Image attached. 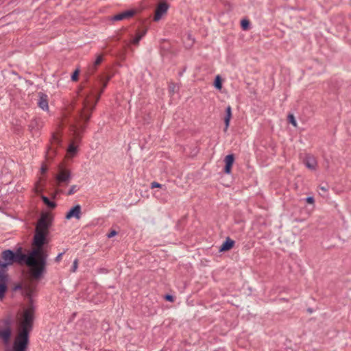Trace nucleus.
I'll return each mask as SVG.
<instances>
[{
    "label": "nucleus",
    "instance_id": "1",
    "mask_svg": "<svg viewBox=\"0 0 351 351\" xmlns=\"http://www.w3.org/2000/svg\"><path fill=\"white\" fill-rule=\"evenodd\" d=\"M109 80V77L105 80L100 77L97 84L83 93L82 108L77 111V114L75 117V123L71 125L73 138L67 149V152L71 156H75L77 152V143L81 141L82 134L85 130L86 123Z\"/></svg>",
    "mask_w": 351,
    "mask_h": 351
},
{
    "label": "nucleus",
    "instance_id": "2",
    "mask_svg": "<svg viewBox=\"0 0 351 351\" xmlns=\"http://www.w3.org/2000/svg\"><path fill=\"white\" fill-rule=\"evenodd\" d=\"M51 221L52 217L49 214L43 213L36 223L35 234L32 240L33 249L32 250L37 252L36 257L38 261V263H40V269L43 268L45 272H47L48 254L43 249V246L48 243L47 237L49 234V228L51 226Z\"/></svg>",
    "mask_w": 351,
    "mask_h": 351
},
{
    "label": "nucleus",
    "instance_id": "3",
    "mask_svg": "<svg viewBox=\"0 0 351 351\" xmlns=\"http://www.w3.org/2000/svg\"><path fill=\"white\" fill-rule=\"evenodd\" d=\"M14 253L28 267L27 274L32 280L39 281L44 277L46 272L43 268L40 269V263H38L36 250H31L27 254H25L23 252V248L19 247Z\"/></svg>",
    "mask_w": 351,
    "mask_h": 351
},
{
    "label": "nucleus",
    "instance_id": "4",
    "mask_svg": "<svg viewBox=\"0 0 351 351\" xmlns=\"http://www.w3.org/2000/svg\"><path fill=\"white\" fill-rule=\"evenodd\" d=\"M34 314V306L32 304H28L21 313L19 320V331L30 333L33 329Z\"/></svg>",
    "mask_w": 351,
    "mask_h": 351
},
{
    "label": "nucleus",
    "instance_id": "5",
    "mask_svg": "<svg viewBox=\"0 0 351 351\" xmlns=\"http://www.w3.org/2000/svg\"><path fill=\"white\" fill-rule=\"evenodd\" d=\"M12 319L6 317L0 320V341L7 346L10 343L12 337Z\"/></svg>",
    "mask_w": 351,
    "mask_h": 351
},
{
    "label": "nucleus",
    "instance_id": "6",
    "mask_svg": "<svg viewBox=\"0 0 351 351\" xmlns=\"http://www.w3.org/2000/svg\"><path fill=\"white\" fill-rule=\"evenodd\" d=\"M11 250H5L1 253V259L0 260V267L2 269H6L8 266L17 263L23 265L24 263Z\"/></svg>",
    "mask_w": 351,
    "mask_h": 351
},
{
    "label": "nucleus",
    "instance_id": "7",
    "mask_svg": "<svg viewBox=\"0 0 351 351\" xmlns=\"http://www.w3.org/2000/svg\"><path fill=\"white\" fill-rule=\"evenodd\" d=\"M29 333L19 330L13 343L14 351H26L29 343Z\"/></svg>",
    "mask_w": 351,
    "mask_h": 351
},
{
    "label": "nucleus",
    "instance_id": "8",
    "mask_svg": "<svg viewBox=\"0 0 351 351\" xmlns=\"http://www.w3.org/2000/svg\"><path fill=\"white\" fill-rule=\"evenodd\" d=\"M72 176L70 170L59 167V171L55 177L57 186H67L71 180Z\"/></svg>",
    "mask_w": 351,
    "mask_h": 351
},
{
    "label": "nucleus",
    "instance_id": "9",
    "mask_svg": "<svg viewBox=\"0 0 351 351\" xmlns=\"http://www.w3.org/2000/svg\"><path fill=\"white\" fill-rule=\"evenodd\" d=\"M61 144V139L57 134H53L51 139V145L46 153V159L51 160L56 154V148Z\"/></svg>",
    "mask_w": 351,
    "mask_h": 351
},
{
    "label": "nucleus",
    "instance_id": "10",
    "mask_svg": "<svg viewBox=\"0 0 351 351\" xmlns=\"http://www.w3.org/2000/svg\"><path fill=\"white\" fill-rule=\"evenodd\" d=\"M168 8L169 5L167 2L162 1L159 3L155 10L154 21H158L162 18V15L167 12Z\"/></svg>",
    "mask_w": 351,
    "mask_h": 351
},
{
    "label": "nucleus",
    "instance_id": "11",
    "mask_svg": "<svg viewBox=\"0 0 351 351\" xmlns=\"http://www.w3.org/2000/svg\"><path fill=\"white\" fill-rule=\"evenodd\" d=\"M36 291V284H28L23 287V293L25 296L28 299V304H33L32 298L34 295Z\"/></svg>",
    "mask_w": 351,
    "mask_h": 351
},
{
    "label": "nucleus",
    "instance_id": "12",
    "mask_svg": "<svg viewBox=\"0 0 351 351\" xmlns=\"http://www.w3.org/2000/svg\"><path fill=\"white\" fill-rule=\"evenodd\" d=\"M8 276L5 274V269L0 270V296L5 297L7 291Z\"/></svg>",
    "mask_w": 351,
    "mask_h": 351
},
{
    "label": "nucleus",
    "instance_id": "13",
    "mask_svg": "<svg viewBox=\"0 0 351 351\" xmlns=\"http://www.w3.org/2000/svg\"><path fill=\"white\" fill-rule=\"evenodd\" d=\"M81 210L82 207L80 205H75L66 213L65 218L66 219H71L72 218L80 219L81 218Z\"/></svg>",
    "mask_w": 351,
    "mask_h": 351
},
{
    "label": "nucleus",
    "instance_id": "14",
    "mask_svg": "<svg viewBox=\"0 0 351 351\" xmlns=\"http://www.w3.org/2000/svg\"><path fill=\"white\" fill-rule=\"evenodd\" d=\"M135 14V11L132 10H125L123 12L115 14L112 17V21H118L132 18Z\"/></svg>",
    "mask_w": 351,
    "mask_h": 351
},
{
    "label": "nucleus",
    "instance_id": "15",
    "mask_svg": "<svg viewBox=\"0 0 351 351\" xmlns=\"http://www.w3.org/2000/svg\"><path fill=\"white\" fill-rule=\"evenodd\" d=\"M304 163L308 169L313 170V171L316 169V167L317 165V162L316 158L313 155H310V154H307L305 156V158L304 160Z\"/></svg>",
    "mask_w": 351,
    "mask_h": 351
},
{
    "label": "nucleus",
    "instance_id": "16",
    "mask_svg": "<svg viewBox=\"0 0 351 351\" xmlns=\"http://www.w3.org/2000/svg\"><path fill=\"white\" fill-rule=\"evenodd\" d=\"M234 161V154H228L224 158L225 167H224V173L226 174H230L231 173L232 166Z\"/></svg>",
    "mask_w": 351,
    "mask_h": 351
},
{
    "label": "nucleus",
    "instance_id": "17",
    "mask_svg": "<svg viewBox=\"0 0 351 351\" xmlns=\"http://www.w3.org/2000/svg\"><path fill=\"white\" fill-rule=\"evenodd\" d=\"M38 106L43 110H47L49 108L47 96L44 93H39Z\"/></svg>",
    "mask_w": 351,
    "mask_h": 351
},
{
    "label": "nucleus",
    "instance_id": "18",
    "mask_svg": "<svg viewBox=\"0 0 351 351\" xmlns=\"http://www.w3.org/2000/svg\"><path fill=\"white\" fill-rule=\"evenodd\" d=\"M103 61V55H98L93 62V63L88 68V73L90 75L93 74L97 69V66L102 62Z\"/></svg>",
    "mask_w": 351,
    "mask_h": 351
},
{
    "label": "nucleus",
    "instance_id": "19",
    "mask_svg": "<svg viewBox=\"0 0 351 351\" xmlns=\"http://www.w3.org/2000/svg\"><path fill=\"white\" fill-rule=\"evenodd\" d=\"M234 245V241L232 240L230 237H227L226 241L219 247V252L228 251L233 247Z\"/></svg>",
    "mask_w": 351,
    "mask_h": 351
},
{
    "label": "nucleus",
    "instance_id": "20",
    "mask_svg": "<svg viewBox=\"0 0 351 351\" xmlns=\"http://www.w3.org/2000/svg\"><path fill=\"white\" fill-rule=\"evenodd\" d=\"M231 117H232V108L230 106H228L226 108V116L224 117V123H225L224 131H226L229 127Z\"/></svg>",
    "mask_w": 351,
    "mask_h": 351
},
{
    "label": "nucleus",
    "instance_id": "21",
    "mask_svg": "<svg viewBox=\"0 0 351 351\" xmlns=\"http://www.w3.org/2000/svg\"><path fill=\"white\" fill-rule=\"evenodd\" d=\"M145 34V32H137L136 34V36L131 41L132 44H133L134 45H138L139 41L144 36Z\"/></svg>",
    "mask_w": 351,
    "mask_h": 351
},
{
    "label": "nucleus",
    "instance_id": "22",
    "mask_svg": "<svg viewBox=\"0 0 351 351\" xmlns=\"http://www.w3.org/2000/svg\"><path fill=\"white\" fill-rule=\"evenodd\" d=\"M42 199L45 204H46L49 208L53 209L56 206V202L51 201L47 197L43 196Z\"/></svg>",
    "mask_w": 351,
    "mask_h": 351
},
{
    "label": "nucleus",
    "instance_id": "23",
    "mask_svg": "<svg viewBox=\"0 0 351 351\" xmlns=\"http://www.w3.org/2000/svg\"><path fill=\"white\" fill-rule=\"evenodd\" d=\"M214 86L217 90H221L222 88V79L219 75H217L215 77Z\"/></svg>",
    "mask_w": 351,
    "mask_h": 351
},
{
    "label": "nucleus",
    "instance_id": "24",
    "mask_svg": "<svg viewBox=\"0 0 351 351\" xmlns=\"http://www.w3.org/2000/svg\"><path fill=\"white\" fill-rule=\"evenodd\" d=\"M250 21L247 19H243L241 21V26L243 30H247L250 28Z\"/></svg>",
    "mask_w": 351,
    "mask_h": 351
},
{
    "label": "nucleus",
    "instance_id": "25",
    "mask_svg": "<svg viewBox=\"0 0 351 351\" xmlns=\"http://www.w3.org/2000/svg\"><path fill=\"white\" fill-rule=\"evenodd\" d=\"M38 121L37 119H33L31 121L29 128L31 131H33L34 130H36V128L38 127Z\"/></svg>",
    "mask_w": 351,
    "mask_h": 351
},
{
    "label": "nucleus",
    "instance_id": "26",
    "mask_svg": "<svg viewBox=\"0 0 351 351\" xmlns=\"http://www.w3.org/2000/svg\"><path fill=\"white\" fill-rule=\"evenodd\" d=\"M287 119L289 122L291 123L294 127L297 126V122L293 114H289L287 117Z\"/></svg>",
    "mask_w": 351,
    "mask_h": 351
},
{
    "label": "nucleus",
    "instance_id": "27",
    "mask_svg": "<svg viewBox=\"0 0 351 351\" xmlns=\"http://www.w3.org/2000/svg\"><path fill=\"white\" fill-rule=\"evenodd\" d=\"M78 189H79V188L77 187V185H72L71 186L70 189L69 190V191L67 192V195H71L74 194L75 193H76Z\"/></svg>",
    "mask_w": 351,
    "mask_h": 351
},
{
    "label": "nucleus",
    "instance_id": "28",
    "mask_svg": "<svg viewBox=\"0 0 351 351\" xmlns=\"http://www.w3.org/2000/svg\"><path fill=\"white\" fill-rule=\"evenodd\" d=\"M79 70L78 69H76L72 74L71 75V80L73 81H77L78 80V76H79Z\"/></svg>",
    "mask_w": 351,
    "mask_h": 351
},
{
    "label": "nucleus",
    "instance_id": "29",
    "mask_svg": "<svg viewBox=\"0 0 351 351\" xmlns=\"http://www.w3.org/2000/svg\"><path fill=\"white\" fill-rule=\"evenodd\" d=\"M77 267H78V260L75 259V260H74V261L73 263V266L71 269V271L75 272L77 269Z\"/></svg>",
    "mask_w": 351,
    "mask_h": 351
},
{
    "label": "nucleus",
    "instance_id": "30",
    "mask_svg": "<svg viewBox=\"0 0 351 351\" xmlns=\"http://www.w3.org/2000/svg\"><path fill=\"white\" fill-rule=\"evenodd\" d=\"M162 185L156 182H152L150 185L151 189L154 188H162Z\"/></svg>",
    "mask_w": 351,
    "mask_h": 351
},
{
    "label": "nucleus",
    "instance_id": "31",
    "mask_svg": "<svg viewBox=\"0 0 351 351\" xmlns=\"http://www.w3.org/2000/svg\"><path fill=\"white\" fill-rule=\"evenodd\" d=\"M47 170H48L47 166L45 163H43L40 167L41 173L42 174L46 173Z\"/></svg>",
    "mask_w": 351,
    "mask_h": 351
},
{
    "label": "nucleus",
    "instance_id": "32",
    "mask_svg": "<svg viewBox=\"0 0 351 351\" xmlns=\"http://www.w3.org/2000/svg\"><path fill=\"white\" fill-rule=\"evenodd\" d=\"M305 200L308 204H313L315 203L313 197H308L305 199Z\"/></svg>",
    "mask_w": 351,
    "mask_h": 351
},
{
    "label": "nucleus",
    "instance_id": "33",
    "mask_svg": "<svg viewBox=\"0 0 351 351\" xmlns=\"http://www.w3.org/2000/svg\"><path fill=\"white\" fill-rule=\"evenodd\" d=\"M64 254V252L58 254V256L55 258V261L56 263H59L61 261L62 257Z\"/></svg>",
    "mask_w": 351,
    "mask_h": 351
},
{
    "label": "nucleus",
    "instance_id": "34",
    "mask_svg": "<svg viewBox=\"0 0 351 351\" xmlns=\"http://www.w3.org/2000/svg\"><path fill=\"white\" fill-rule=\"evenodd\" d=\"M117 232L114 230H112L107 234V237H108V238H112V237H114L115 235H117Z\"/></svg>",
    "mask_w": 351,
    "mask_h": 351
},
{
    "label": "nucleus",
    "instance_id": "35",
    "mask_svg": "<svg viewBox=\"0 0 351 351\" xmlns=\"http://www.w3.org/2000/svg\"><path fill=\"white\" fill-rule=\"evenodd\" d=\"M165 299L167 301H169V302H173L174 301V298L173 295H166L165 296Z\"/></svg>",
    "mask_w": 351,
    "mask_h": 351
},
{
    "label": "nucleus",
    "instance_id": "36",
    "mask_svg": "<svg viewBox=\"0 0 351 351\" xmlns=\"http://www.w3.org/2000/svg\"><path fill=\"white\" fill-rule=\"evenodd\" d=\"M319 189L324 192L328 191V187L326 186H320Z\"/></svg>",
    "mask_w": 351,
    "mask_h": 351
},
{
    "label": "nucleus",
    "instance_id": "37",
    "mask_svg": "<svg viewBox=\"0 0 351 351\" xmlns=\"http://www.w3.org/2000/svg\"><path fill=\"white\" fill-rule=\"evenodd\" d=\"M169 88H171L172 91H174L173 87L169 86Z\"/></svg>",
    "mask_w": 351,
    "mask_h": 351
},
{
    "label": "nucleus",
    "instance_id": "38",
    "mask_svg": "<svg viewBox=\"0 0 351 351\" xmlns=\"http://www.w3.org/2000/svg\"><path fill=\"white\" fill-rule=\"evenodd\" d=\"M169 88H171L172 91H174L173 87L169 86Z\"/></svg>",
    "mask_w": 351,
    "mask_h": 351
},
{
    "label": "nucleus",
    "instance_id": "39",
    "mask_svg": "<svg viewBox=\"0 0 351 351\" xmlns=\"http://www.w3.org/2000/svg\"><path fill=\"white\" fill-rule=\"evenodd\" d=\"M169 88H171L172 91H174L173 87L169 86Z\"/></svg>",
    "mask_w": 351,
    "mask_h": 351
},
{
    "label": "nucleus",
    "instance_id": "40",
    "mask_svg": "<svg viewBox=\"0 0 351 351\" xmlns=\"http://www.w3.org/2000/svg\"><path fill=\"white\" fill-rule=\"evenodd\" d=\"M4 297L0 296V300H2Z\"/></svg>",
    "mask_w": 351,
    "mask_h": 351
}]
</instances>
